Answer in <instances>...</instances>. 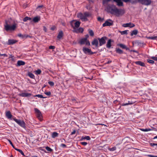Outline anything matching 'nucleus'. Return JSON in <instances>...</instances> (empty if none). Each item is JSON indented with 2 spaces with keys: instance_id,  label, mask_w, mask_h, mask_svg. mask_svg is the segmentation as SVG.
Returning <instances> with one entry per match:
<instances>
[{
  "instance_id": "nucleus-13",
  "label": "nucleus",
  "mask_w": 157,
  "mask_h": 157,
  "mask_svg": "<svg viewBox=\"0 0 157 157\" xmlns=\"http://www.w3.org/2000/svg\"><path fill=\"white\" fill-rule=\"evenodd\" d=\"M135 26V25L130 22L126 24H124L122 26L124 27H130V28H132Z\"/></svg>"
},
{
  "instance_id": "nucleus-26",
  "label": "nucleus",
  "mask_w": 157,
  "mask_h": 157,
  "mask_svg": "<svg viewBox=\"0 0 157 157\" xmlns=\"http://www.w3.org/2000/svg\"><path fill=\"white\" fill-rule=\"evenodd\" d=\"M63 36V33L62 31L59 32L57 36V37L59 39H61Z\"/></svg>"
},
{
  "instance_id": "nucleus-14",
  "label": "nucleus",
  "mask_w": 157,
  "mask_h": 157,
  "mask_svg": "<svg viewBox=\"0 0 157 157\" xmlns=\"http://www.w3.org/2000/svg\"><path fill=\"white\" fill-rule=\"evenodd\" d=\"M117 46H119L121 48L123 49H125L126 50L130 51V49L128 48L127 47V46L124 44H117Z\"/></svg>"
},
{
  "instance_id": "nucleus-40",
  "label": "nucleus",
  "mask_w": 157,
  "mask_h": 157,
  "mask_svg": "<svg viewBox=\"0 0 157 157\" xmlns=\"http://www.w3.org/2000/svg\"><path fill=\"white\" fill-rule=\"evenodd\" d=\"M128 31V30H125L122 31H120V33L122 35L124 34L127 35L128 34L127 32Z\"/></svg>"
},
{
  "instance_id": "nucleus-8",
  "label": "nucleus",
  "mask_w": 157,
  "mask_h": 157,
  "mask_svg": "<svg viewBox=\"0 0 157 157\" xmlns=\"http://www.w3.org/2000/svg\"><path fill=\"white\" fill-rule=\"evenodd\" d=\"M113 21L110 19L107 20L102 25L103 27L106 26H110L113 25Z\"/></svg>"
},
{
  "instance_id": "nucleus-64",
  "label": "nucleus",
  "mask_w": 157,
  "mask_h": 157,
  "mask_svg": "<svg viewBox=\"0 0 157 157\" xmlns=\"http://www.w3.org/2000/svg\"><path fill=\"white\" fill-rule=\"evenodd\" d=\"M151 129H152V130H154L155 131H157V129L153 127H151Z\"/></svg>"
},
{
  "instance_id": "nucleus-61",
  "label": "nucleus",
  "mask_w": 157,
  "mask_h": 157,
  "mask_svg": "<svg viewBox=\"0 0 157 157\" xmlns=\"http://www.w3.org/2000/svg\"><path fill=\"white\" fill-rule=\"evenodd\" d=\"M140 130H141L142 131L147 132V128H145V129L142 128V129H140Z\"/></svg>"
},
{
  "instance_id": "nucleus-60",
  "label": "nucleus",
  "mask_w": 157,
  "mask_h": 157,
  "mask_svg": "<svg viewBox=\"0 0 157 157\" xmlns=\"http://www.w3.org/2000/svg\"><path fill=\"white\" fill-rule=\"evenodd\" d=\"M43 30L45 32H46L47 31V29L45 26H44L43 27Z\"/></svg>"
},
{
  "instance_id": "nucleus-21",
  "label": "nucleus",
  "mask_w": 157,
  "mask_h": 157,
  "mask_svg": "<svg viewBox=\"0 0 157 157\" xmlns=\"http://www.w3.org/2000/svg\"><path fill=\"white\" fill-rule=\"evenodd\" d=\"M75 30H74V31L75 32L78 33H82L84 31V29L80 27L78 29H75Z\"/></svg>"
},
{
  "instance_id": "nucleus-23",
  "label": "nucleus",
  "mask_w": 157,
  "mask_h": 157,
  "mask_svg": "<svg viewBox=\"0 0 157 157\" xmlns=\"http://www.w3.org/2000/svg\"><path fill=\"white\" fill-rule=\"evenodd\" d=\"M6 117L8 119L11 118L12 117V115L10 111L6 112Z\"/></svg>"
},
{
  "instance_id": "nucleus-59",
  "label": "nucleus",
  "mask_w": 157,
  "mask_h": 157,
  "mask_svg": "<svg viewBox=\"0 0 157 157\" xmlns=\"http://www.w3.org/2000/svg\"><path fill=\"white\" fill-rule=\"evenodd\" d=\"M4 56V57H7V55L6 54H1L0 53V56Z\"/></svg>"
},
{
  "instance_id": "nucleus-52",
  "label": "nucleus",
  "mask_w": 157,
  "mask_h": 157,
  "mask_svg": "<svg viewBox=\"0 0 157 157\" xmlns=\"http://www.w3.org/2000/svg\"><path fill=\"white\" fill-rule=\"evenodd\" d=\"M150 145L151 147H153L154 146H157V143H150Z\"/></svg>"
},
{
  "instance_id": "nucleus-3",
  "label": "nucleus",
  "mask_w": 157,
  "mask_h": 157,
  "mask_svg": "<svg viewBox=\"0 0 157 157\" xmlns=\"http://www.w3.org/2000/svg\"><path fill=\"white\" fill-rule=\"evenodd\" d=\"M17 28V24L14 23L12 25H10L7 20L5 21L4 29L7 32H12L14 31Z\"/></svg>"
},
{
  "instance_id": "nucleus-11",
  "label": "nucleus",
  "mask_w": 157,
  "mask_h": 157,
  "mask_svg": "<svg viewBox=\"0 0 157 157\" xmlns=\"http://www.w3.org/2000/svg\"><path fill=\"white\" fill-rule=\"evenodd\" d=\"M77 17L80 18L82 21H86L88 20L87 18H86L84 17V14L81 13L78 14Z\"/></svg>"
},
{
  "instance_id": "nucleus-32",
  "label": "nucleus",
  "mask_w": 157,
  "mask_h": 157,
  "mask_svg": "<svg viewBox=\"0 0 157 157\" xmlns=\"http://www.w3.org/2000/svg\"><path fill=\"white\" fill-rule=\"evenodd\" d=\"M28 75L29 76L30 78L33 79H35V75L31 72H28Z\"/></svg>"
},
{
  "instance_id": "nucleus-12",
  "label": "nucleus",
  "mask_w": 157,
  "mask_h": 157,
  "mask_svg": "<svg viewBox=\"0 0 157 157\" xmlns=\"http://www.w3.org/2000/svg\"><path fill=\"white\" fill-rule=\"evenodd\" d=\"M91 44L92 45L95 46L96 48H98L99 46L98 38H94L91 42Z\"/></svg>"
},
{
  "instance_id": "nucleus-39",
  "label": "nucleus",
  "mask_w": 157,
  "mask_h": 157,
  "mask_svg": "<svg viewBox=\"0 0 157 157\" xmlns=\"http://www.w3.org/2000/svg\"><path fill=\"white\" fill-rule=\"evenodd\" d=\"M16 150L19 152L23 156H25V154L23 151L21 150L16 148L15 149Z\"/></svg>"
},
{
  "instance_id": "nucleus-15",
  "label": "nucleus",
  "mask_w": 157,
  "mask_h": 157,
  "mask_svg": "<svg viewBox=\"0 0 157 157\" xmlns=\"http://www.w3.org/2000/svg\"><path fill=\"white\" fill-rule=\"evenodd\" d=\"M114 41L113 40L109 39V40L107 42V43L106 45V47L107 48H111V42H113Z\"/></svg>"
},
{
  "instance_id": "nucleus-41",
  "label": "nucleus",
  "mask_w": 157,
  "mask_h": 157,
  "mask_svg": "<svg viewBox=\"0 0 157 157\" xmlns=\"http://www.w3.org/2000/svg\"><path fill=\"white\" fill-rule=\"evenodd\" d=\"M34 96V97H38L39 98H46V97H43L42 95L40 94L36 95Z\"/></svg>"
},
{
  "instance_id": "nucleus-38",
  "label": "nucleus",
  "mask_w": 157,
  "mask_h": 157,
  "mask_svg": "<svg viewBox=\"0 0 157 157\" xmlns=\"http://www.w3.org/2000/svg\"><path fill=\"white\" fill-rule=\"evenodd\" d=\"M89 33L90 35L91 36H93L94 35V33L93 31V30L91 29H89Z\"/></svg>"
},
{
  "instance_id": "nucleus-6",
  "label": "nucleus",
  "mask_w": 157,
  "mask_h": 157,
  "mask_svg": "<svg viewBox=\"0 0 157 157\" xmlns=\"http://www.w3.org/2000/svg\"><path fill=\"white\" fill-rule=\"evenodd\" d=\"M82 51L85 54H88L89 55H92L94 54L96 52H93L91 49L88 48L83 47L82 48Z\"/></svg>"
},
{
  "instance_id": "nucleus-7",
  "label": "nucleus",
  "mask_w": 157,
  "mask_h": 157,
  "mask_svg": "<svg viewBox=\"0 0 157 157\" xmlns=\"http://www.w3.org/2000/svg\"><path fill=\"white\" fill-rule=\"evenodd\" d=\"M139 3L146 6L150 5L151 2V0H139Z\"/></svg>"
},
{
  "instance_id": "nucleus-56",
  "label": "nucleus",
  "mask_w": 157,
  "mask_h": 157,
  "mask_svg": "<svg viewBox=\"0 0 157 157\" xmlns=\"http://www.w3.org/2000/svg\"><path fill=\"white\" fill-rule=\"evenodd\" d=\"M81 144L82 145H83V146H86L87 144V143L86 142H82L81 143Z\"/></svg>"
},
{
  "instance_id": "nucleus-28",
  "label": "nucleus",
  "mask_w": 157,
  "mask_h": 157,
  "mask_svg": "<svg viewBox=\"0 0 157 157\" xmlns=\"http://www.w3.org/2000/svg\"><path fill=\"white\" fill-rule=\"evenodd\" d=\"M59 134L56 132H53L52 134V137L53 138H55V137H58Z\"/></svg>"
},
{
  "instance_id": "nucleus-18",
  "label": "nucleus",
  "mask_w": 157,
  "mask_h": 157,
  "mask_svg": "<svg viewBox=\"0 0 157 157\" xmlns=\"http://www.w3.org/2000/svg\"><path fill=\"white\" fill-rule=\"evenodd\" d=\"M134 63L136 65H138L142 67H145V65L144 63L141 62V61H138L135 62Z\"/></svg>"
},
{
  "instance_id": "nucleus-58",
  "label": "nucleus",
  "mask_w": 157,
  "mask_h": 157,
  "mask_svg": "<svg viewBox=\"0 0 157 157\" xmlns=\"http://www.w3.org/2000/svg\"><path fill=\"white\" fill-rule=\"evenodd\" d=\"M147 156L149 157H157V156H154V155H147Z\"/></svg>"
},
{
  "instance_id": "nucleus-16",
  "label": "nucleus",
  "mask_w": 157,
  "mask_h": 157,
  "mask_svg": "<svg viewBox=\"0 0 157 157\" xmlns=\"http://www.w3.org/2000/svg\"><path fill=\"white\" fill-rule=\"evenodd\" d=\"M32 95V94L29 93H23L19 94V95L22 97H29Z\"/></svg>"
},
{
  "instance_id": "nucleus-42",
  "label": "nucleus",
  "mask_w": 157,
  "mask_h": 157,
  "mask_svg": "<svg viewBox=\"0 0 157 157\" xmlns=\"http://www.w3.org/2000/svg\"><path fill=\"white\" fill-rule=\"evenodd\" d=\"M147 61L148 63H150L153 64L155 63V62L154 60H151L150 59H147Z\"/></svg>"
},
{
  "instance_id": "nucleus-49",
  "label": "nucleus",
  "mask_w": 157,
  "mask_h": 157,
  "mask_svg": "<svg viewBox=\"0 0 157 157\" xmlns=\"http://www.w3.org/2000/svg\"><path fill=\"white\" fill-rule=\"evenodd\" d=\"M48 83L49 84V85L50 86H53L54 85V82L52 81H49L48 82Z\"/></svg>"
},
{
  "instance_id": "nucleus-48",
  "label": "nucleus",
  "mask_w": 157,
  "mask_h": 157,
  "mask_svg": "<svg viewBox=\"0 0 157 157\" xmlns=\"http://www.w3.org/2000/svg\"><path fill=\"white\" fill-rule=\"evenodd\" d=\"M111 0H103V4H107L109 2L111 1Z\"/></svg>"
},
{
  "instance_id": "nucleus-24",
  "label": "nucleus",
  "mask_w": 157,
  "mask_h": 157,
  "mask_svg": "<svg viewBox=\"0 0 157 157\" xmlns=\"http://www.w3.org/2000/svg\"><path fill=\"white\" fill-rule=\"evenodd\" d=\"M134 103V102H133L131 101H129L128 103H122L121 104V105L122 106H126L129 105H132Z\"/></svg>"
},
{
  "instance_id": "nucleus-35",
  "label": "nucleus",
  "mask_w": 157,
  "mask_h": 157,
  "mask_svg": "<svg viewBox=\"0 0 157 157\" xmlns=\"http://www.w3.org/2000/svg\"><path fill=\"white\" fill-rule=\"evenodd\" d=\"M31 17H25L23 19V21L24 22H26L28 20H31Z\"/></svg>"
},
{
  "instance_id": "nucleus-4",
  "label": "nucleus",
  "mask_w": 157,
  "mask_h": 157,
  "mask_svg": "<svg viewBox=\"0 0 157 157\" xmlns=\"http://www.w3.org/2000/svg\"><path fill=\"white\" fill-rule=\"evenodd\" d=\"M13 120L22 128L25 129H26V127L25 126L26 124L23 121L21 120H18L16 118H13Z\"/></svg>"
},
{
  "instance_id": "nucleus-34",
  "label": "nucleus",
  "mask_w": 157,
  "mask_h": 157,
  "mask_svg": "<svg viewBox=\"0 0 157 157\" xmlns=\"http://www.w3.org/2000/svg\"><path fill=\"white\" fill-rule=\"evenodd\" d=\"M26 34H22L21 33H19L17 34V36L21 38L22 39H25Z\"/></svg>"
},
{
  "instance_id": "nucleus-20",
  "label": "nucleus",
  "mask_w": 157,
  "mask_h": 157,
  "mask_svg": "<svg viewBox=\"0 0 157 157\" xmlns=\"http://www.w3.org/2000/svg\"><path fill=\"white\" fill-rule=\"evenodd\" d=\"M40 20V17L39 16H36L34 17L32 21H31V22L33 21L35 23L38 22Z\"/></svg>"
},
{
  "instance_id": "nucleus-17",
  "label": "nucleus",
  "mask_w": 157,
  "mask_h": 157,
  "mask_svg": "<svg viewBox=\"0 0 157 157\" xmlns=\"http://www.w3.org/2000/svg\"><path fill=\"white\" fill-rule=\"evenodd\" d=\"M17 41L13 39H9L7 44L9 45L13 44L17 42Z\"/></svg>"
},
{
  "instance_id": "nucleus-55",
  "label": "nucleus",
  "mask_w": 157,
  "mask_h": 157,
  "mask_svg": "<svg viewBox=\"0 0 157 157\" xmlns=\"http://www.w3.org/2000/svg\"><path fill=\"white\" fill-rule=\"evenodd\" d=\"M55 48V47L54 46L51 45L49 47V49H53Z\"/></svg>"
},
{
  "instance_id": "nucleus-22",
  "label": "nucleus",
  "mask_w": 157,
  "mask_h": 157,
  "mask_svg": "<svg viewBox=\"0 0 157 157\" xmlns=\"http://www.w3.org/2000/svg\"><path fill=\"white\" fill-rule=\"evenodd\" d=\"M116 52L117 53L120 54H121L123 53L126 54L125 52H124L121 49L119 48H116Z\"/></svg>"
},
{
  "instance_id": "nucleus-53",
  "label": "nucleus",
  "mask_w": 157,
  "mask_h": 157,
  "mask_svg": "<svg viewBox=\"0 0 157 157\" xmlns=\"http://www.w3.org/2000/svg\"><path fill=\"white\" fill-rule=\"evenodd\" d=\"M60 147H62L64 148L66 147H67V146L65 144H60Z\"/></svg>"
},
{
  "instance_id": "nucleus-57",
  "label": "nucleus",
  "mask_w": 157,
  "mask_h": 157,
  "mask_svg": "<svg viewBox=\"0 0 157 157\" xmlns=\"http://www.w3.org/2000/svg\"><path fill=\"white\" fill-rule=\"evenodd\" d=\"M89 37V36L88 34H87L85 35V37H84V39H86V40H88V38Z\"/></svg>"
},
{
  "instance_id": "nucleus-2",
  "label": "nucleus",
  "mask_w": 157,
  "mask_h": 157,
  "mask_svg": "<svg viewBox=\"0 0 157 157\" xmlns=\"http://www.w3.org/2000/svg\"><path fill=\"white\" fill-rule=\"evenodd\" d=\"M108 10L111 14L115 15L117 17L122 16L125 13L124 9H118L114 5L109 6Z\"/></svg>"
},
{
  "instance_id": "nucleus-45",
  "label": "nucleus",
  "mask_w": 157,
  "mask_h": 157,
  "mask_svg": "<svg viewBox=\"0 0 157 157\" xmlns=\"http://www.w3.org/2000/svg\"><path fill=\"white\" fill-rule=\"evenodd\" d=\"M45 149L47 151L49 152H52L53 151L52 149L48 146L46 147H45Z\"/></svg>"
},
{
  "instance_id": "nucleus-62",
  "label": "nucleus",
  "mask_w": 157,
  "mask_h": 157,
  "mask_svg": "<svg viewBox=\"0 0 157 157\" xmlns=\"http://www.w3.org/2000/svg\"><path fill=\"white\" fill-rule=\"evenodd\" d=\"M16 59L14 57L10 59V60H11L13 62H15L16 61Z\"/></svg>"
},
{
  "instance_id": "nucleus-27",
  "label": "nucleus",
  "mask_w": 157,
  "mask_h": 157,
  "mask_svg": "<svg viewBox=\"0 0 157 157\" xmlns=\"http://www.w3.org/2000/svg\"><path fill=\"white\" fill-rule=\"evenodd\" d=\"M138 33V31L137 29H135L132 31L131 33V36H133V35H136Z\"/></svg>"
},
{
  "instance_id": "nucleus-29",
  "label": "nucleus",
  "mask_w": 157,
  "mask_h": 157,
  "mask_svg": "<svg viewBox=\"0 0 157 157\" xmlns=\"http://www.w3.org/2000/svg\"><path fill=\"white\" fill-rule=\"evenodd\" d=\"M84 17L86 18H87V17H91V13H89L88 12H85L84 13Z\"/></svg>"
},
{
  "instance_id": "nucleus-54",
  "label": "nucleus",
  "mask_w": 157,
  "mask_h": 157,
  "mask_svg": "<svg viewBox=\"0 0 157 157\" xmlns=\"http://www.w3.org/2000/svg\"><path fill=\"white\" fill-rule=\"evenodd\" d=\"M45 94L48 96H50L51 94V93L50 91H48L47 92H45L44 93Z\"/></svg>"
},
{
  "instance_id": "nucleus-46",
  "label": "nucleus",
  "mask_w": 157,
  "mask_h": 157,
  "mask_svg": "<svg viewBox=\"0 0 157 157\" xmlns=\"http://www.w3.org/2000/svg\"><path fill=\"white\" fill-rule=\"evenodd\" d=\"M97 20L98 21H100V22H102L104 20V18H101L100 17H98L97 18Z\"/></svg>"
},
{
  "instance_id": "nucleus-36",
  "label": "nucleus",
  "mask_w": 157,
  "mask_h": 157,
  "mask_svg": "<svg viewBox=\"0 0 157 157\" xmlns=\"http://www.w3.org/2000/svg\"><path fill=\"white\" fill-rule=\"evenodd\" d=\"M147 38L149 39H151L152 40H156L157 38V36H153L147 37Z\"/></svg>"
},
{
  "instance_id": "nucleus-47",
  "label": "nucleus",
  "mask_w": 157,
  "mask_h": 157,
  "mask_svg": "<svg viewBox=\"0 0 157 157\" xmlns=\"http://www.w3.org/2000/svg\"><path fill=\"white\" fill-rule=\"evenodd\" d=\"M8 141L9 142L10 144V145L12 146L15 149H16V148L15 147L13 144L12 142L10 140L8 139Z\"/></svg>"
},
{
  "instance_id": "nucleus-9",
  "label": "nucleus",
  "mask_w": 157,
  "mask_h": 157,
  "mask_svg": "<svg viewBox=\"0 0 157 157\" xmlns=\"http://www.w3.org/2000/svg\"><path fill=\"white\" fill-rule=\"evenodd\" d=\"M114 2L117 3V5L119 6H123V3L122 1L125 2H129V0H113Z\"/></svg>"
},
{
  "instance_id": "nucleus-31",
  "label": "nucleus",
  "mask_w": 157,
  "mask_h": 157,
  "mask_svg": "<svg viewBox=\"0 0 157 157\" xmlns=\"http://www.w3.org/2000/svg\"><path fill=\"white\" fill-rule=\"evenodd\" d=\"M129 2L132 4H136L137 3H139V0H129Z\"/></svg>"
},
{
  "instance_id": "nucleus-43",
  "label": "nucleus",
  "mask_w": 157,
  "mask_h": 157,
  "mask_svg": "<svg viewBox=\"0 0 157 157\" xmlns=\"http://www.w3.org/2000/svg\"><path fill=\"white\" fill-rule=\"evenodd\" d=\"M35 74L36 75H40L41 72V71L40 69H38L35 71Z\"/></svg>"
},
{
  "instance_id": "nucleus-33",
  "label": "nucleus",
  "mask_w": 157,
  "mask_h": 157,
  "mask_svg": "<svg viewBox=\"0 0 157 157\" xmlns=\"http://www.w3.org/2000/svg\"><path fill=\"white\" fill-rule=\"evenodd\" d=\"M81 23L78 21H76L74 23L75 26L74 27L75 28H78L80 25Z\"/></svg>"
},
{
  "instance_id": "nucleus-19",
  "label": "nucleus",
  "mask_w": 157,
  "mask_h": 157,
  "mask_svg": "<svg viewBox=\"0 0 157 157\" xmlns=\"http://www.w3.org/2000/svg\"><path fill=\"white\" fill-rule=\"evenodd\" d=\"M25 64V62L22 60H18L16 65V66L19 67L24 65Z\"/></svg>"
},
{
  "instance_id": "nucleus-5",
  "label": "nucleus",
  "mask_w": 157,
  "mask_h": 157,
  "mask_svg": "<svg viewBox=\"0 0 157 157\" xmlns=\"http://www.w3.org/2000/svg\"><path fill=\"white\" fill-rule=\"evenodd\" d=\"M108 39V38L105 36H104L101 38L98 37V40L99 42V46H101L105 44L106 43V40Z\"/></svg>"
},
{
  "instance_id": "nucleus-25",
  "label": "nucleus",
  "mask_w": 157,
  "mask_h": 157,
  "mask_svg": "<svg viewBox=\"0 0 157 157\" xmlns=\"http://www.w3.org/2000/svg\"><path fill=\"white\" fill-rule=\"evenodd\" d=\"M86 40H87L85 39L82 38L78 41V43L81 45H83L85 44Z\"/></svg>"
},
{
  "instance_id": "nucleus-63",
  "label": "nucleus",
  "mask_w": 157,
  "mask_h": 157,
  "mask_svg": "<svg viewBox=\"0 0 157 157\" xmlns=\"http://www.w3.org/2000/svg\"><path fill=\"white\" fill-rule=\"evenodd\" d=\"M55 29H56L55 26H53L50 28V29L51 30L53 31Z\"/></svg>"
},
{
  "instance_id": "nucleus-50",
  "label": "nucleus",
  "mask_w": 157,
  "mask_h": 157,
  "mask_svg": "<svg viewBox=\"0 0 157 157\" xmlns=\"http://www.w3.org/2000/svg\"><path fill=\"white\" fill-rule=\"evenodd\" d=\"M85 44L87 46L90 45V41L88 40H86Z\"/></svg>"
},
{
  "instance_id": "nucleus-44",
  "label": "nucleus",
  "mask_w": 157,
  "mask_h": 157,
  "mask_svg": "<svg viewBox=\"0 0 157 157\" xmlns=\"http://www.w3.org/2000/svg\"><path fill=\"white\" fill-rule=\"evenodd\" d=\"M117 148L116 147H114L112 148H109L108 150L110 151H113L116 150Z\"/></svg>"
},
{
  "instance_id": "nucleus-37",
  "label": "nucleus",
  "mask_w": 157,
  "mask_h": 157,
  "mask_svg": "<svg viewBox=\"0 0 157 157\" xmlns=\"http://www.w3.org/2000/svg\"><path fill=\"white\" fill-rule=\"evenodd\" d=\"M75 21V20H73L71 21L70 22V25H71V27L73 28L74 30L75 29V28L73 24H74V22Z\"/></svg>"
},
{
  "instance_id": "nucleus-51",
  "label": "nucleus",
  "mask_w": 157,
  "mask_h": 157,
  "mask_svg": "<svg viewBox=\"0 0 157 157\" xmlns=\"http://www.w3.org/2000/svg\"><path fill=\"white\" fill-rule=\"evenodd\" d=\"M150 58L153 60L157 61V57L155 56H151Z\"/></svg>"
},
{
  "instance_id": "nucleus-1",
  "label": "nucleus",
  "mask_w": 157,
  "mask_h": 157,
  "mask_svg": "<svg viewBox=\"0 0 157 157\" xmlns=\"http://www.w3.org/2000/svg\"><path fill=\"white\" fill-rule=\"evenodd\" d=\"M108 10L111 14L115 15L117 17L122 16L125 13L124 9H118L114 5L109 6Z\"/></svg>"
},
{
  "instance_id": "nucleus-10",
  "label": "nucleus",
  "mask_w": 157,
  "mask_h": 157,
  "mask_svg": "<svg viewBox=\"0 0 157 157\" xmlns=\"http://www.w3.org/2000/svg\"><path fill=\"white\" fill-rule=\"evenodd\" d=\"M35 113L36 114V116L39 119H41L42 118V116L41 112L38 109L35 108L34 109Z\"/></svg>"
},
{
  "instance_id": "nucleus-30",
  "label": "nucleus",
  "mask_w": 157,
  "mask_h": 157,
  "mask_svg": "<svg viewBox=\"0 0 157 157\" xmlns=\"http://www.w3.org/2000/svg\"><path fill=\"white\" fill-rule=\"evenodd\" d=\"M91 138L89 136H82L81 139V140L85 139H86L88 140H89Z\"/></svg>"
}]
</instances>
